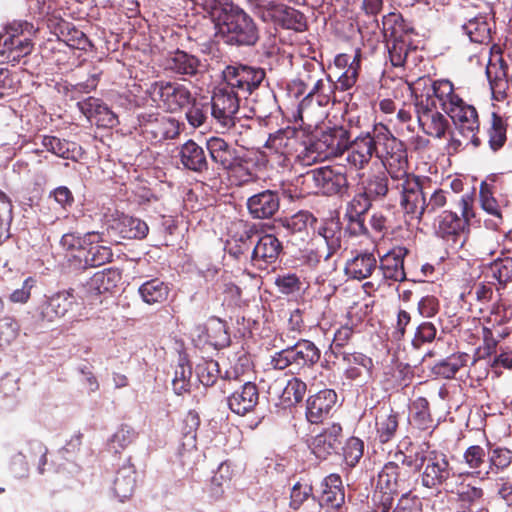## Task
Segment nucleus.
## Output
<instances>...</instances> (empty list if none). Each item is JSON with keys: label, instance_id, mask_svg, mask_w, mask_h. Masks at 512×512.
<instances>
[{"label": "nucleus", "instance_id": "f257e3e1", "mask_svg": "<svg viewBox=\"0 0 512 512\" xmlns=\"http://www.w3.org/2000/svg\"><path fill=\"white\" fill-rule=\"evenodd\" d=\"M394 185V178H390L386 171H379L369 174L362 181V191L372 201L382 200L386 196L397 199L403 214L417 223L444 208L451 194L448 190L424 185H416L414 192H406L401 186L397 189Z\"/></svg>", "mask_w": 512, "mask_h": 512}, {"label": "nucleus", "instance_id": "f03ea898", "mask_svg": "<svg viewBox=\"0 0 512 512\" xmlns=\"http://www.w3.org/2000/svg\"><path fill=\"white\" fill-rule=\"evenodd\" d=\"M379 129L376 158L381 161L389 177L394 178V187L398 189L401 185L406 192H414L416 185L432 187L428 178L408 172L409 162L405 143L395 137L386 125L381 123Z\"/></svg>", "mask_w": 512, "mask_h": 512}, {"label": "nucleus", "instance_id": "7ed1b4c3", "mask_svg": "<svg viewBox=\"0 0 512 512\" xmlns=\"http://www.w3.org/2000/svg\"><path fill=\"white\" fill-rule=\"evenodd\" d=\"M211 18L217 35L232 46H254L260 36L253 18L233 3L215 5Z\"/></svg>", "mask_w": 512, "mask_h": 512}, {"label": "nucleus", "instance_id": "20e7f679", "mask_svg": "<svg viewBox=\"0 0 512 512\" xmlns=\"http://www.w3.org/2000/svg\"><path fill=\"white\" fill-rule=\"evenodd\" d=\"M419 126L434 138H443L450 127L448 119L437 110L438 80L420 77L410 86Z\"/></svg>", "mask_w": 512, "mask_h": 512}, {"label": "nucleus", "instance_id": "39448f33", "mask_svg": "<svg viewBox=\"0 0 512 512\" xmlns=\"http://www.w3.org/2000/svg\"><path fill=\"white\" fill-rule=\"evenodd\" d=\"M439 104L452 120L459 133L470 139V143L478 148L482 141L479 137L480 117L476 107L467 103L455 93L454 85L447 79L438 80Z\"/></svg>", "mask_w": 512, "mask_h": 512}, {"label": "nucleus", "instance_id": "423d86ee", "mask_svg": "<svg viewBox=\"0 0 512 512\" xmlns=\"http://www.w3.org/2000/svg\"><path fill=\"white\" fill-rule=\"evenodd\" d=\"M296 186L299 187L301 195L343 196L348 192L349 182L342 167L323 166L299 175Z\"/></svg>", "mask_w": 512, "mask_h": 512}, {"label": "nucleus", "instance_id": "0eeeda50", "mask_svg": "<svg viewBox=\"0 0 512 512\" xmlns=\"http://www.w3.org/2000/svg\"><path fill=\"white\" fill-rule=\"evenodd\" d=\"M415 473L423 467L421 483L429 489H439L455 475L453 466L447 455L439 450L431 449L429 443H422L414 456Z\"/></svg>", "mask_w": 512, "mask_h": 512}, {"label": "nucleus", "instance_id": "6e6552de", "mask_svg": "<svg viewBox=\"0 0 512 512\" xmlns=\"http://www.w3.org/2000/svg\"><path fill=\"white\" fill-rule=\"evenodd\" d=\"M457 204L461 215L453 210H444L436 217L434 230L437 237L462 247L464 241L461 238L475 217L473 194H463Z\"/></svg>", "mask_w": 512, "mask_h": 512}, {"label": "nucleus", "instance_id": "1a4fd4ad", "mask_svg": "<svg viewBox=\"0 0 512 512\" xmlns=\"http://www.w3.org/2000/svg\"><path fill=\"white\" fill-rule=\"evenodd\" d=\"M352 131H346L344 126H336L323 132L321 137L297 158L306 165L314 163L322 158L342 156L347 147Z\"/></svg>", "mask_w": 512, "mask_h": 512}, {"label": "nucleus", "instance_id": "9d476101", "mask_svg": "<svg viewBox=\"0 0 512 512\" xmlns=\"http://www.w3.org/2000/svg\"><path fill=\"white\" fill-rule=\"evenodd\" d=\"M137 120L141 134L154 144L177 139L185 127L178 119L154 111L139 113Z\"/></svg>", "mask_w": 512, "mask_h": 512}, {"label": "nucleus", "instance_id": "9b49d317", "mask_svg": "<svg viewBox=\"0 0 512 512\" xmlns=\"http://www.w3.org/2000/svg\"><path fill=\"white\" fill-rule=\"evenodd\" d=\"M222 76L224 84L228 88L245 98L265 87L263 82L266 78V72L261 67L235 63L227 65L222 72Z\"/></svg>", "mask_w": 512, "mask_h": 512}, {"label": "nucleus", "instance_id": "f8f14e48", "mask_svg": "<svg viewBox=\"0 0 512 512\" xmlns=\"http://www.w3.org/2000/svg\"><path fill=\"white\" fill-rule=\"evenodd\" d=\"M149 92L157 106L168 113L182 112L194 96L186 85L165 80L152 83Z\"/></svg>", "mask_w": 512, "mask_h": 512}, {"label": "nucleus", "instance_id": "ddd939ff", "mask_svg": "<svg viewBox=\"0 0 512 512\" xmlns=\"http://www.w3.org/2000/svg\"><path fill=\"white\" fill-rule=\"evenodd\" d=\"M380 126L381 123H375L370 130L359 132L355 137L350 138L349 147L346 150V161L351 168L363 170L369 165L372 158L376 157Z\"/></svg>", "mask_w": 512, "mask_h": 512}, {"label": "nucleus", "instance_id": "4468645a", "mask_svg": "<svg viewBox=\"0 0 512 512\" xmlns=\"http://www.w3.org/2000/svg\"><path fill=\"white\" fill-rule=\"evenodd\" d=\"M211 116L224 130L233 128L240 109V95L224 83L216 87L211 97Z\"/></svg>", "mask_w": 512, "mask_h": 512}, {"label": "nucleus", "instance_id": "2eb2a0df", "mask_svg": "<svg viewBox=\"0 0 512 512\" xmlns=\"http://www.w3.org/2000/svg\"><path fill=\"white\" fill-rule=\"evenodd\" d=\"M257 234L258 228L254 223L244 220L231 222L225 242L226 252L238 261L250 260Z\"/></svg>", "mask_w": 512, "mask_h": 512}, {"label": "nucleus", "instance_id": "dca6fc26", "mask_svg": "<svg viewBox=\"0 0 512 512\" xmlns=\"http://www.w3.org/2000/svg\"><path fill=\"white\" fill-rule=\"evenodd\" d=\"M258 13L263 21H271L283 29L304 32L308 28L304 13L282 3L268 1L266 5L259 7Z\"/></svg>", "mask_w": 512, "mask_h": 512}, {"label": "nucleus", "instance_id": "f3484780", "mask_svg": "<svg viewBox=\"0 0 512 512\" xmlns=\"http://www.w3.org/2000/svg\"><path fill=\"white\" fill-rule=\"evenodd\" d=\"M282 249V243L276 236L272 234L261 235L258 232L251 251L250 263L257 269L265 270L277 261Z\"/></svg>", "mask_w": 512, "mask_h": 512}, {"label": "nucleus", "instance_id": "a211bd4d", "mask_svg": "<svg viewBox=\"0 0 512 512\" xmlns=\"http://www.w3.org/2000/svg\"><path fill=\"white\" fill-rule=\"evenodd\" d=\"M76 304L74 290L59 291L47 297L38 307L39 317L42 321L54 322L64 317Z\"/></svg>", "mask_w": 512, "mask_h": 512}, {"label": "nucleus", "instance_id": "6ab92c4d", "mask_svg": "<svg viewBox=\"0 0 512 512\" xmlns=\"http://www.w3.org/2000/svg\"><path fill=\"white\" fill-rule=\"evenodd\" d=\"M89 244H84L81 255H75L80 261H83L84 267H99L109 263L113 259L111 247L104 245V234L98 231L88 232Z\"/></svg>", "mask_w": 512, "mask_h": 512}, {"label": "nucleus", "instance_id": "aec40b11", "mask_svg": "<svg viewBox=\"0 0 512 512\" xmlns=\"http://www.w3.org/2000/svg\"><path fill=\"white\" fill-rule=\"evenodd\" d=\"M337 402V394L332 389H323L308 397L305 416L311 424L323 423L331 414Z\"/></svg>", "mask_w": 512, "mask_h": 512}, {"label": "nucleus", "instance_id": "412c9836", "mask_svg": "<svg viewBox=\"0 0 512 512\" xmlns=\"http://www.w3.org/2000/svg\"><path fill=\"white\" fill-rule=\"evenodd\" d=\"M321 107L327 106L330 102H336V91L334 81L330 75L316 79L315 83L307 95L302 99L298 106V116L303 121L304 113L307 112L313 99Z\"/></svg>", "mask_w": 512, "mask_h": 512}, {"label": "nucleus", "instance_id": "4be33fe9", "mask_svg": "<svg viewBox=\"0 0 512 512\" xmlns=\"http://www.w3.org/2000/svg\"><path fill=\"white\" fill-rule=\"evenodd\" d=\"M77 107L89 121L100 128H114L119 123L118 116L98 98L88 97L78 101Z\"/></svg>", "mask_w": 512, "mask_h": 512}, {"label": "nucleus", "instance_id": "5701e85b", "mask_svg": "<svg viewBox=\"0 0 512 512\" xmlns=\"http://www.w3.org/2000/svg\"><path fill=\"white\" fill-rule=\"evenodd\" d=\"M206 148L211 160L223 170L242 169L241 158L237 150L220 137H210L206 141Z\"/></svg>", "mask_w": 512, "mask_h": 512}, {"label": "nucleus", "instance_id": "b1692460", "mask_svg": "<svg viewBox=\"0 0 512 512\" xmlns=\"http://www.w3.org/2000/svg\"><path fill=\"white\" fill-rule=\"evenodd\" d=\"M343 428L339 423H332L314 436L310 442L312 453L319 459H327L337 451L341 444Z\"/></svg>", "mask_w": 512, "mask_h": 512}, {"label": "nucleus", "instance_id": "393cba45", "mask_svg": "<svg viewBox=\"0 0 512 512\" xmlns=\"http://www.w3.org/2000/svg\"><path fill=\"white\" fill-rule=\"evenodd\" d=\"M409 250L404 246H395L383 255H379V269L385 280L403 282L406 280L404 259Z\"/></svg>", "mask_w": 512, "mask_h": 512}, {"label": "nucleus", "instance_id": "a878e982", "mask_svg": "<svg viewBox=\"0 0 512 512\" xmlns=\"http://www.w3.org/2000/svg\"><path fill=\"white\" fill-rule=\"evenodd\" d=\"M259 402V390L255 383L245 381L227 397L229 409L240 416L252 412Z\"/></svg>", "mask_w": 512, "mask_h": 512}, {"label": "nucleus", "instance_id": "bb28decb", "mask_svg": "<svg viewBox=\"0 0 512 512\" xmlns=\"http://www.w3.org/2000/svg\"><path fill=\"white\" fill-rule=\"evenodd\" d=\"M392 462H387L377 475L375 492L373 499L379 498L378 505H392L393 496L399 493H405L401 486L404 485L405 477L399 481H393L394 470H392Z\"/></svg>", "mask_w": 512, "mask_h": 512}, {"label": "nucleus", "instance_id": "cd10ccee", "mask_svg": "<svg viewBox=\"0 0 512 512\" xmlns=\"http://www.w3.org/2000/svg\"><path fill=\"white\" fill-rule=\"evenodd\" d=\"M280 208V196L277 191L263 190L248 198L247 209L254 219L272 218Z\"/></svg>", "mask_w": 512, "mask_h": 512}, {"label": "nucleus", "instance_id": "c85d7f7f", "mask_svg": "<svg viewBox=\"0 0 512 512\" xmlns=\"http://www.w3.org/2000/svg\"><path fill=\"white\" fill-rule=\"evenodd\" d=\"M178 157L182 166L189 171L197 174L209 171V162L204 149L192 139L180 146Z\"/></svg>", "mask_w": 512, "mask_h": 512}, {"label": "nucleus", "instance_id": "c756f323", "mask_svg": "<svg viewBox=\"0 0 512 512\" xmlns=\"http://www.w3.org/2000/svg\"><path fill=\"white\" fill-rule=\"evenodd\" d=\"M345 369L344 376L350 381H358L363 378H372L374 362L371 357L361 353H343L341 357Z\"/></svg>", "mask_w": 512, "mask_h": 512}, {"label": "nucleus", "instance_id": "7c9ffc66", "mask_svg": "<svg viewBox=\"0 0 512 512\" xmlns=\"http://www.w3.org/2000/svg\"><path fill=\"white\" fill-rule=\"evenodd\" d=\"M319 503L327 509L338 510L345 502V490L339 474L331 473L321 482Z\"/></svg>", "mask_w": 512, "mask_h": 512}, {"label": "nucleus", "instance_id": "2f4dec72", "mask_svg": "<svg viewBox=\"0 0 512 512\" xmlns=\"http://www.w3.org/2000/svg\"><path fill=\"white\" fill-rule=\"evenodd\" d=\"M399 426V415L389 405H382L376 408L375 431L376 439L380 443L390 442L396 435Z\"/></svg>", "mask_w": 512, "mask_h": 512}, {"label": "nucleus", "instance_id": "473e14b6", "mask_svg": "<svg viewBox=\"0 0 512 512\" xmlns=\"http://www.w3.org/2000/svg\"><path fill=\"white\" fill-rule=\"evenodd\" d=\"M458 512H481L484 510L485 492L480 486L461 482L456 492Z\"/></svg>", "mask_w": 512, "mask_h": 512}, {"label": "nucleus", "instance_id": "72a5a7b5", "mask_svg": "<svg viewBox=\"0 0 512 512\" xmlns=\"http://www.w3.org/2000/svg\"><path fill=\"white\" fill-rule=\"evenodd\" d=\"M203 65L200 59L182 50H177L167 59V69L172 73L194 77L201 72Z\"/></svg>", "mask_w": 512, "mask_h": 512}, {"label": "nucleus", "instance_id": "f704fd0d", "mask_svg": "<svg viewBox=\"0 0 512 512\" xmlns=\"http://www.w3.org/2000/svg\"><path fill=\"white\" fill-rule=\"evenodd\" d=\"M501 182L497 175H489L479 187L480 205L488 214L501 218V209L495 194L500 190Z\"/></svg>", "mask_w": 512, "mask_h": 512}, {"label": "nucleus", "instance_id": "c9c22d12", "mask_svg": "<svg viewBox=\"0 0 512 512\" xmlns=\"http://www.w3.org/2000/svg\"><path fill=\"white\" fill-rule=\"evenodd\" d=\"M471 357L465 352H456L446 358L437 361L431 368V373L441 379L450 380L455 378L456 374L463 367L467 366Z\"/></svg>", "mask_w": 512, "mask_h": 512}, {"label": "nucleus", "instance_id": "e433bc0d", "mask_svg": "<svg viewBox=\"0 0 512 512\" xmlns=\"http://www.w3.org/2000/svg\"><path fill=\"white\" fill-rule=\"evenodd\" d=\"M382 29L387 40L410 38L416 35L414 27L400 13L390 12L382 18Z\"/></svg>", "mask_w": 512, "mask_h": 512}, {"label": "nucleus", "instance_id": "4c0bfd02", "mask_svg": "<svg viewBox=\"0 0 512 512\" xmlns=\"http://www.w3.org/2000/svg\"><path fill=\"white\" fill-rule=\"evenodd\" d=\"M494 27L495 21L488 13L478 16V19L474 22L462 25V29L469 37L470 41L485 45L491 43Z\"/></svg>", "mask_w": 512, "mask_h": 512}, {"label": "nucleus", "instance_id": "58836bf2", "mask_svg": "<svg viewBox=\"0 0 512 512\" xmlns=\"http://www.w3.org/2000/svg\"><path fill=\"white\" fill-rule=\"evenodd\" d=\"M487 461L488 470L485 473L487 477L490 474L505 473L512 466V449L488 442Z\"/></svg>", "mask_w": 512, "mask_h": 512}, {"label": "nucleus", "instance_id": "ea45409f", "mask_svg": "<svg viewBox=\"0 0 512 512\" xmlns=\"http://www.w3.org/2000/svg\"><path fill=\"white\" fill-rule=\"evenodd\" d=\"M377 268V260L373 253H359L348 260L345 265V274L352 279L364 280L372 275Z\"/></svg>", "mask_w": 512, "mask_h": 512}, {"label": "nucleus", "instance_id": "a19ab883", "mask_svg": "<svg viewBox=\"0 0 512 512\" xmlns=\"http://www.w3.org/2000/svg\"><path fill=\"white\" fill-rule=\"evenodd\" d=\"M396 461L392 462V470H394L393 481L402 480L405 477L404 485L401 486L405 493H410L413 485L416 481V473L414 467V459L410 455H406L403 452H397L395 454Z\"/></svg>", "mask_w": 512, "mask_h": 512}, {"label": "nucleus", "instance_id": "79ce46f5", "mask_svg": "<svg viewBox=\"0 0 512 512\" xmlns=\"http://www.w3.org/2000/svg\"><path fill=\"white\" fill-rule=\"evenodd\" d=\"M289 349L292 362L296 366L310 368L320 360L321 352L310 340L301 339L290 346Z\"/></svg>", "mask_w": 512, "mask_h": 512}, {"label": "nucleus", "instance_id": "37998d69", "mask_svg": "<svg viewBox=\"0 0 512 512\" xmlns=\"http://www.w3.org/2000/svg\"><path fill=\"white\" fill-rule=\"evenodd\" d=\"M135 474L136 470L130 461H127L118 469L113 482V491L120 501L132 496L136 486Z\"/></svg>", "mask_w": 512, "mask_h": 512}, {"label": "nucleus", "instance_id": "c03bdc74", "mask_svg": "<svg viewBox=\"0 0 512 512\" xmlns=\"http://www.w3.org/2000/svg\"><path fill=\"white\" fill-rule=\"evenodd\" d=\"M41 144L48 152L63 159L76 161L81 155V147L77 143L56 136H43Z\"/></svg>", "mask_w": 512, "mask_h": 512}, {"label": "nucleus", "instance_id": "a18cd8bd", "mask_svg": "<svg viewBox=\"0 0 512 512\" xmlns=\"http://www.w3.org/2000/svg\"><path fill=\"white\" fill-rule=\"evenodd\" d=\"M121 280L118 269H104L96 272L87 283V290L99 296L106 292H112Z\"/></svg>", "mask_w": 512, "mask_h": 512}, {"label": "nucleus", "instance_id": "49530a36", "mask_svg": "<svg viewBox=\"0 0 512 512\" xmlns=\"http://www.w3.org/2000/svg\"><path fill=\"white\" fill-rule=\"evenodd\" d=\"M508 118L503 117L497 112L491 114L490 125L487 128L488 145L493 152L500 151L506 144Z\"/></svg>", "mask_w": 512, "mask_h": 512}, {"label": "nucleus", "instance_id": "de8ad7c7", "mask_svg": "<svg viewBox=\"0 0 512 512\" xmlns=\"http://www.w3.org/2000/svg\"><path fill=\"white\" fill-rule=\"evenodd\" d=\"M318 235L326 244L327 253L325 255V259L330 258L341 248L342 229L338 221H335L334 219L324 221L318 227Z\"/></svg>", "mask_w": 512, "mask_h": 512}, {"label": "nucleus", "instance_id": "09e8293b", "mask_svg": "<svg viewBox=\"0 0 512 512\" xmlns=\"http://www.w3.org/2000/svg\"><path fill=\"white\" fill-rule=\"evenodd\" d=\"M169 291L168 285L159 278L145 281L138 289L141 299L149 305L164 302L168 298Z\"/></svg>", "mask_w": 512, "mask_h": 512}, {"label": "nucleus", "instance_id": "8fccbe9b", "mask_svg": "<svg viewBox=\"0 0 512 512\" xmlns=\"http://www.w3.org/2000/svg\"><path fill=\"white\" fill-rule=\"evenodd\" d=\"M486 276L494 282L497 290L504 289L512 283V258L505 257L494 260L488 267Z\"/></svg>", "mask_w": 512, "mask_h": 512}, {"label": "nucleus", "instance_id": "3c124183", "mask_svg": "<svg viewBox=\"0 0 512 512\" xmlns=\"http://www.w3.org/2000/svg\"><path fill=\"white\" fill-rule=\"evenodd\" d=\"M295 134L296 131L293 128L280 129L274 134H270L264 148L268 151L293 153L294 146L298 142Z\"/></svg>", "mask_w": 512, "mask_h": 512}, {"label": "nucleus", "instance_id": "603ef678", "mask_svg": "<svg viewBox=\"0 0 512 512\" xmlns=\"http://www.w3.org/2000/svg\"><path fill=\"white\" fill-rule=\"evenodd\" d=\"M118 229L124 239H143L149 232V227L145 221L129 215L120 217Z\"/></svg>", "mask_w": 512, "mask_h": 512}, {"label": "nucleus", "instance_id": "864d4df0", "mask_svg": "<svg viewBox=\"0 0 512 512\" xmlns=\"http://www.w3.org/2000/svg\"><path fill=\"white\" fill-rule=\"evenodd\" d=\"M12 41L0 39V54L5 55L9 61L19 60L31 53L33 49L32 38L12 37Z\"/></svg>", "mask_w": 512, "mask_h": 512}, {"label": "nucleus", "instance_id": "5fc2aeb1", "mask_svg": "<svg viewBox=\"0 0 512 512\" xmlns=\"http://www.w3.org/2000/svg\"><path fill=\"white\" fill-rule=\"evenodd\" d=\"M206 342L215 349H222L230 344L227 326L220 318L212 317L206 327Z\"/></svg>", "mask_w": 512, "mask_h": 512}, {"label": "nucleus", "instance_id": "6e6d98bb", "mask_svg": "<svg viewBox=\"0 0 512 512\" xmlns=\"http://www.w3.org/2000/svg\"><path fill=\"white\" fill-rule=\"evenodd\" d=\"M413 424L419 430H430L434 427L429 401L425 397H417L412 403Z\"/></svg>", "mask_w": 512, "mask_h": 512}, {"label": "nucleus", "instance_id": "4d7b16f0", "mask_svg": "<svg viewBox=\"0 0 512 512\" xmlns=\"http://www.w3.org/2000/svg\"><path fill=\"white\" fill-rule=\"evenodd\" d=\"M185 118L189 125L198 128L205 124L208 119L209 103L198 99L195 95L189 106L185 108Z\"/></svg>", "mask_w": 512, "mask_h": 512}, {"label": "nucleus", "instance_id": "13d9d810", "mask_svg": "<svg viewBox=\"0 0 512 512\" xmlns=\"http://www.w3.org/2000/svg\"><path fill=\"white\" fill-rule=\"evenodd\" d=\"M412 45V37L387 40V47L391 64L401 67L405 64Z\"/></svg>", "mask_w": 512, "mask_h": 512}, {"label": "nucleus", "instance_id": "bf43d9fd", "mask_svg": "<svg viewBox=\"0 0 512 512\" xmlns=\"http://www.w3.org/2000/svg\"><path fill=\"white\" fill-rule=\"evenodd\" d=\"M512 319V310L500 301L494 303L489 314L483 318V323L492 328L508 329L505 324Z\"/></svg>", "mask_w": 512, "mask_h": 512}, {"label": "nucleus", "instance_id": "052dcab7", "mask_svg": "<svg viewBox=\"0 0 512 512\" xmlns=\"http://www.w3.org/2000/svg\"><path fill=\"white\" fill-rule=\"evenodd\" d=\"M199 382L205 387L213 386L219 378V364L215 360L202 359L195 367Z\"/></svg>", "mask_w": 512, "mask_h": 512}, {"label": "nucleus", "instance_id": "680f3d73", "mask_svg": "<svg viewBox=\"0 0 512 512\" xmlns=\"http://www.w3.org/2000/svg\"><path fill=\"white\" fill-rule=\"evenodd\" d=\"M510 334L508 329L492 328L483 323L482 326V350L486 356H491L496 353L497 345L501 339H504Z\"/></svg>", "mask_w": 512, "mask_h": 512}, {"label": "nucleus", "instance_id": "e2e57ef3", "mask_svg": "<svg viewBox=\"0 0 512 512\" xmlns=\"http://www.w3.org/2000/svg\"><path fill=\"white\" fill-rule=\"evenodd\" d=\"M34 25L25 20H14L8 23L3 32L0 33V39L3 41H12V37L32 38L35 34Z\"/></svg>", "mask_w": 512, "mask_h": 512}, {"label": "nucleus", "instance_id": "0e129e2a", "mask_svg": "<svg viewBox=\"0 0 512 512\" xmlns=\"http://www.w3.org/2000/svg\"><path fill=\"white\" fill-rule=\"evenodd\" d=\"M191 375V366L185 361V359H180L178 365L175 368L174 378L172 380L173 390L177 395H182L190 391Z\"/></svg>", "mask_w": 512, "mask_h": 512}, {"label": "nucleus", "instance_id": "69168bd1", "mask_svg": "<svg viewBox=\"0 0 512 512\" xmlns=\"http://www.w3.org/2000/svg\"><path fill=\"white\" fill-rule=\"evenodd\" d=\"M391 508L392 505H376L374 512H422V503L416 496L404 493L396 507Z\"/></svg>", "mask_w": 512, "mask_h": 512}, {"label": "nucleus", "instance_id": "338daca9", "mask_svg": "<svg viewBox=\"0 0 512 512\" xmlns=\"http://www.w3.org/2000/svg\"><path fill=\"white\" fill-rule=\"evenodd\" d=\"M354 337V329L352 325L344 324L341 325L334 333L330 350L336 358L342 357L343 348L352 342Z\"/></svg>", "mask_w": 512, "mask_h": 512}, {"label": "nucleus", "instance_id": "774afa93", "mask_svg": "<svg viewBox=\"0 0 512 512\" xmlns=\"http://www.w3.org/2000/svg\"><path fill=\"white\" fill-rule=\"evenodd\" d=\"M317 222L314 215L308 211H299L285 220L284 227L291 233H306L308 226Z\"/></svg>", "mask_w": 512, "mask_h": 512}]
</instances>
